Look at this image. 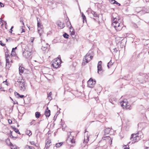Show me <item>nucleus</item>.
<instances>
[{
  "label": "nucleus",
  "instance_id": "nucleus-1",
  "mask_svg": "<svg viewBox=\"0 0 149 149\" xmlns=\"http://www.w3.org/2000/svg\"><path fill=\"white\" fill-rule=\"evenodd\" d=\"M111 20L112 26L117 31L121 30L123 24L118 14L116 13H113L111 15Z\"/></svg>",
  "mask_w": 149,
  "mask_h": 149
},
{
  "label": "nucleus",
  "instance_id": "nucleus-2",
  "mask_svg": "<svg viewBox=\"0 0 149 149\" xmlns=\"http://www.w3.org/2000/svg\"><path fill=\"white\" fill-rule=\"evenodd\" d=\"M19 84V89L22 91H25L26 88V86L25 85V83L24 80L22 78H19L17 82L15 84V86H17Z\"/></svg>",
  "mask_w": 149,
  "mask_h": 149
},
{
  "label": "nucleus",
  "instance_id": "nucleus-3",
  "mask_svg": "<svg viewBox=\"0 0 149 149\" xmlns=\"http://www.w3.org/2000/svg\"><path fill=\"white\" fill-rule=\"evenodd\" d=\"M108 142L111 144L112 143V140L109 136H104L102 138V139L99 142V145L101 147L104 146Z\"/></svg>",
  "mask_w": 149,
  "mask_h": 149
},
{
  "label": "nucleus",
  "instance_id": "nucleus-4",
  "mask_svg": "<svg viewBox=\"0 0 149 149\" xmlns=\"http://www.w3.org/2000/svg\"><path fill=\"white\" fill-rule=\"evenodd\" d=\"M93 58V56L90 55V52L88 53L85 56L82 62L83 65H85L86 63L89 62Z\"/></svg>",
  "mask_w": 149,
  "mask_h": 149
},
{
  "label": "nucleus",
  "instance_id": "nucleus-5",
  "mask_svg": "<svg viewBox=\"0 0 149 149\" xmlns=\"http://www.w3.org/2000/svg\"><path fill=\"white\" fill-rule=\"evenodd\" d=\"M29 49L28 48L25 49L23 52V55L26 58L30 59L32 58L31 55L32 53L29 50Z\"/></svg>",
  "mask_w": 149,
  "mask_h": 149
},
{
  "label": "nucleus",
  "instance_id": "nucleus-6",
  "mask_svg": "<svg viewBox=\"0 0 149 149\" xmlns=\"http://www.w3.org/2000/svg\"><path fill=\"white\" fill-rule=\"evenodd\" d=\"M120 105L123 107V108L126 109H131V106L127 101V100L124 99L120 102Z\"/></svg>",
  "mask_w": 149,
  "mask_h": 149
},
{
  "label": "nucleus",
  "instance_id": "nucleus-7",
  "mask_svg": "<svg viewBox=\"0 0 149 149\" xmlns=\"http://www.w3.org/2000/svg\"><path fill=\"white\" fill-rule=\"evenodd\" d=\"M88 86L89 87L93 88L95 84L96 81L91 78L88 81Z\"/></svg>",
  "mask_w": 149,
  "mask_h": 149
},
{
  "label": "nucleus",
  "instance_id": "nucleus-8",
  "mask_svg": "<svg viewBox=\"0 0 149 149\" xmlns=\"http://www.w3.org/2000/svg\"><path fill=\"white\" fill-rule=\"evenodd\" d=\"M60 60L59 59L54 60L53 61L52 65L53 67L56 68L58 67Z\"/></svg>",
  "mask_w": 149,
  "mask_h": 149
},
{
  "label": "nucleus",
  "instance_id": "nucleus-9",
  "mask_svg": "<svg viewBox=\"0 0 149 149\" xmlns=\"http://www.w3.org/2000/svg\"><path fill=\"white\" fill-rule=\"evenodd\" d=\"M102 63V62L101 61H100L98 62L97 65V73L99 74H101L102 73L101 72H100L102 70L101 65Z\"/></svg>",
  "mask_w": 149,
  "mask_h": 149
},
{
  "label": "nucleus",
  "instance_id": "nucleus-10",
  "mask_svg": "<svg viewBox=\"0 0 149 149\" xmlns=\"http://www.w3.org/2000/svg\"><path fill=\"white\" fill-rule=\"evenodd\" d=\"M68 140L70 141L72 143H75V140L74 139V136H72V134L70 133L69 135L68 138Z\"/></svg>",
  "mask_w": 149,
  "mask_h": 149
},
{
  "label": "nucleus",
  "instance_id": "nucleus-11",
  "mask_svg": "<svg viewBox=\"0 0 149 149\" xmlns=\"http://www.w3.org/2000/svg\"><path fill=\"white\" fill-rule=\"evenodd\" d=\"M139 132H138L137 133L135 134L134 136H135V139H133V141H134V142H132V143H134L135 142L138 141L140 140V137L139 136Z\"/></svg>",
  "mask_w": 149,
  "mask_h": 149
},
{
  "label": "nucleus",
  "instance_id": "nucleus-12",
  "mask_svg": "<svg viewBox=\"0 0 149 149\" xmlns=\"http://www.w3.org/2000/svg\"><path fill=\"white\" fill-rule=\"evenodd\" d=\"M49 47V45L47 44L46 43L45 45L42 46V47L41 49L42 50L44 51H48V47Z\"/></svg>",
  "mask_w": 149,
  "mask_h": 149
},
{
  "label": "nucleus",
  "instance_id": "nucleus-13",
  "mask_svg": "<svg viewBox=\"0 0 149 149\" xmlns=\"http://www.w3.org/2000/svg\"><path fill=\"white\" fill-rule=\"evenodd\" d=\"M16 97L17 98L19 97L21 98H23L24 97V95H20L19 93H17L16 92H15L14 93Z\"/></svg>",
  "mask_w": 149,
  "mask_h": 149
},
{
  "label": "nucleus",
  "instance_id": "nucleus-14",
  "mask_svg": "<svg viewBox=\"0 0 149 149\" xmlns=\"http://www.w3.org/2000/svg\"><path fill=\"white\" fill-rule=\"evenodd\" d=\"M24 68L22 67L21 66H20L19 68V74L20 75H21V74L23 73L24 72Z\"/></svg>",
  "mask_w": 149,
  "mask_h": 149
},
{
  "label": "nucleus",
  "instance_id": "nucleus-15",
  "mask_svg": "<svg viewBox=\"0 0 149 149\" xmlns=\"http://www.w3.org/2000/svg\"><path fill=\"white\" fill-rule=\"evenodd\" d=\"M89 136L90 135L88 136V135L87 134L85 136L84 142H85V143H87L89 141Z\"/></svg>",
  "mask_w": 149,
  "mask_h": 149
},
{
  "label": "nucleus",
  "instance_id": "nucleus-16",
  "mask_svg": "<svg viewBox=\"0 0 149 149\" xmlns=\"http://www.w3.org/2000/svg\"><path fill=\"white\" fill-rule=\"evenodd\" d=\"M45 114L46 117H49L50 115V111L49 110L48 111L46 110L45 111Z\"/></svg>",
  "mask_w": 149,
  "mask_h": 149
},
{
  "label": "nucleus",
  "instance_id": "nucleus-17",
  "mask_svg": "<svg viewBox=\"0 0 149 149\" xmlns=\"http://www.w3.org/2000/svg\"><path fill=\"white\" fill-rule=\"evenodd\" d=\"M58 25L59 26L61 29L63 28L65 26L64 24L61 22H60L58 23Z\"/></svg>",
  "mask_w": 149,
  "mask_h": 149
},
{
  "label": "nucleus",
  "instance_id": "nucleus-18",
  "mask_svg": "<svg viewBox=\"0 0 149 149\" xmlns=\"http://www.w3.org/2000/svg\"><path fill=\"white\" fill-rule=\"evenodd\" d=\"M110 129L109 128H107L104 130V133L105 134H109L110 131Z\"/></svg>",
  "mask_w": 149,
  "mask_h": 149
},
{
  "label": "nucleus",
  "instance_id": "nucleus-19",
  "mask_svg": "<svg viewBox=\"0 0 149 149\" xmlns=\"http://www.w3.org/2000/svg\"><path fill=\"white\" fill-rule=\"evenodd\" d=\"M17 48V47H16L15 48H13L12 49V51L11 53V55L12 56H14L15 54V52L14 51V49H16Z\"/></svg>",
  "mask_w": 149,
  "mask_h": 149
},
{
  "label": "nucleus",
  "instance_id": "nucleus-20",
  "mask_svg": "<svg viewBox=\"0 0 149 149\" xmlns=\"http://www.w3.org/2000/svg\"><path fill=\"white\" fill-rule=\"evenodd\" d=\"M41 114L40 112H36L35 113V116L36 118H38L40 116Z\"/></svg>",
  "mask_w": 149,
  "mask_h": 149
},
{
  "label": "nucleus",
  "instance_id": "nucleus-21",
  "mask_svg": "<svg viewBox=\"0 0 149 149\" xmlns=\"http://www.w3.org/2000/svg\"><path fill=\"white\" fill-rule=\"evenodd\" d=\"M52 94V93L51 92H50L49 93L47 94V97L48 99L50 100H52V97H51V95Z\"/></svg>",
  "mask_w": 149,
  "mask_h": 149
},
{
  "label": "nucleus",
  "instance_id": "nucleus-22",
  "mask_svg": "<svg viewBox=\"0 0 149 149\" xmlns=\"http://www.w3.org/2000/svg\"><path fill=\"white\" fill-rule=\"evenodd\" d=\"M113 63L111 62V60L108 63L107 67L108 68H110L111 66L113 65Z\"/></svg>",
  "mask_w": 149,
  "mask_h": 149
},
{
  "label": "nucleus",
  "instance_id": "nucleus-23",
  "mask_svg": "<svg viewBox=\"0 0 149 149\" xmlns=\"http://www.w3.org/2000/svg\"><path fill=\"white\" fill-rule=\"evenodd\" d=\"M91 13L94 16V17H98V15L97 14L95 11H92Z\"/></svg>",
  "mask_w": 149,
  "mask_h": 149
},
{
  "label": "nucleus",
  "instance_id": "nucleus-24",
  "mask_svg": "<svg viewBox=\"0 0 149 149\" xmlns=\"http://www.w3.org/2000/svg\"><path fill=\"white\" fill-rule=\"evenodd\" d=\"M13 129L15 131V132L19 134H20V133L19 130L18 129L15 128L14 127L13 128Z\"/></svg>",
  "mask_w": 149,
  "mask_h": 149
},
{
  "label": "nucleus",
  "instance_id": "nucleus-25",
  "mask_svg": "<svg viewBox=\"0 0 149 149\" xmlns=\"http://www.w3.org/2000/svg\"><path fill=\"white\" fill-rule=\"evenodd\" d=\"M10 65L9 64V62H6V67L8 69L10 67Z\"/></svg>",
  "mask_w": 149,
  "mask_h": 149
},
{
  "label": "nucleus",
  "instance_id": "nucleus-26",
  "mask_svg": "<svg viewBox=\"0 0 149 149\" xmlns=\"http://www.w3.org/2000/svg\"><path fill=\"white\" fill-rule=\"evenodd\" d=\"M81 15L82 17V19H83V22L84 23V21H85V22H86V19L85 15L83 13H82V14Z\"/></svg>",
  "mask_w": 149,
  "mask_h": 149
},
{
  "label": "nucleus",
  "instance_id": "nucleus-27",
  "mask_svg": "<svg viewBox=\"0 0 149 149\" xmlns=\"http://www.w3.org/2000/svg\"><path fill=\"white\" fill-rule=\"evenodd\" d=\"M25 148L26 149H35L32 146H29L28 145H27L26 146Z\"/></svg>",
  "mask_w": 149,
  "mask_h": 149
},
{
  "label": "nucleus",
  "instance_id": "nucleus-28",
  "mask_svg": "<svg viewBox=\"0 0 149 149\" xmlns=\"http://www.w3.org/2000/svg\"><path fill=\"white\" fill-rule=\"evenodd\" d=\"M64 37L66 38H68L69 36L66 33H65L63 35Z\"/></svg>",
  "mask_w": 149,
  "mask_h": 149
},
{
  "label": "nucleus",
  "instance_id": "nucleus-29",
  "mask_svg": "<svg viewBox=\"0 0 149 149\" xmlns=\"http://www.w3.org/2000/svg\"><path fill=\"white\" fill-rule=\"evenodd\" d=\"M63 143L60 142L56 144V147L57 148H58L60 147L62 145Z\"/></svg>",
  "mask_w": 149,
  "mask_h": 149
},
{
  "label": "nucleus",
  "instance_id": "nucleus-30",
  "mask_svg": "<svg viewBox=\"0 0 149 149\" xmlns=\"http://www.w3.org/2000/svg\"><path fill=\"white\" fill-rule=\"evenodd\" d=\"M135 134H132L131 135V137L130 138V139L131 140L133 141V139H135V136H134Z\"/></svg>",
  "mask_w": 149,
  "mask_h": 149
},
{
  "label": "nucleus",
  "instance_id": "nucleus-31",
  "mask_svg": "<svg viewBox=\"0 0 149 149\" xmlns=\"http://www.w3.org/2000/svg\"><path fill=\"white\" fill-rule=\"evenodd\" d=\"M37 21H38V23H37V26H38V28L39 27V28H40L41 26V23L39 22V21L38 20V18H37Z\"/></svg>",
  "mask_w": 149,
  "mask_h": 149
},
{
  "label": "nucleus",
  "instance_id": "nucleus-32",
  "mask_svg": "<svg viewBox=\"0 0 149 149\" xmlns=\"http://www.w3.org/2000/svg\"><path fill=\"white\" fill-rule=\"evenodd\" d=\"M20 22L22 23V27H24V20L22 19H21Z\"/></svg>",
  "mask_w": 149,
  "mask_h": 149
},
{
  "label": "nucleus",
  "instance_id": "nucleus-33",
  "mask_svg": "<svg viewBox=\"0 0 149 149\" xmlns=\"http://www.w3.org/2000/svg\"><path fill=\"white\" fill-rule=\"evenodd\" d=\"M51 143V141L50 140L47 139L46 140V145H49Z\"/></svg>",
  "mask_w": 149,
  "mask_h": 149
},
{
  "label": "nucleus",
  "instance_id": "nucleus-34",
  "mask_svg": "<svg viewBox=\"0 0 149 149\" xmlns=\"http://www.w3.org/2000/svg\"><path fill=\"white\" fill-rule=\"evenodd\" d=\"M26 134L28 135L29 136H30L32 134V133L30 131H28L26 132Z\"/></svg>",
  "mask_w": 149,
  "mask_h": 149
},
{
  "label": "nucleus",
  "instance_id": "nucleus-35",
  "mask_svg": "<svg viewBox=\"0 0 149 149\" xmlns=\"http://www.w3.org/2000/svg\"><path fill=\"white\" fill-rule=\"evenodd\" d=\"M109 1L112 4H115V2H116L115 0H109Z\"/></svg>",
  "mask_w": 149,
  "mask_h": 149
},
{
  "label": "nucleus",
  "instance_id": "nucleus-36",
  "mask_svg": "<svg viewBox=\"0 0 149 149\" xmlns=\"http://www.w3.org/2000/svg\"><path fill=\"white\" fill-rule=\"evenodd\" d=\"M123 149H129V146L125 145L124 146Z\"/></svg>",
  "mask_w": 149,
  "mask_h": 149
},
{
  "label": "nucleus",
  "instance_id": "nucleus-37",
  "mask_svg": "<svg viewBox=\"0 0 149 149\" xmlns=\"http://www.w3.org/2000/svg\"><path fill=\"white\" fill-rule=\"evenodd\" d=\"M9 145L11 146V149H13V148L14 147V146L11 143H10Z\"/></svg>",
  "mask_w": 149,
  "mask_h": 149
},
{
  "label": "nucleus",
  "instance_id": "nucleus-38",
  "mask_svg": "<svg viewBox=\"0 0 149 149\" xmlns=\"http://www.w3.org/2000/svg\"><path fill=\"white\" fill-rule=\"evenodd\" d=\"M70 32H71V36H73L74 35L75 33V32L74 31H71V30H70Z\"/></svg>",
  "mask_w": 149,
  "mask_h": 149
},
{
  "label": "nucleus",
  "instance_id": "nucleus-39",
  "mask_svg": "<svg viewBox=\"0 0 149 149\" xmlns=\"http://www.w3.org/2000/svg\"><path fill=\"white\" fill-rule=\"evenodd\" d=\"M35 121V120H33L30 123V124L31 125H32L33 124H34V125H35V124H34Z\"/></svg>",
  "mask_w": 149,
  "mask_h": 149
},
{
  "label": "nucleus",
  "instance_id": "nucleus-40",
  "mask_svg": "<svg viewBox=\"0 0 149 149\" xmlns=\"http://www.w3.org/2000/svg\"><path fill=\"white\" fill-rule=\"evenodd\" d=\"M5 57L6 58H10V56L8 54L7 52H6V53H5Z\"/></svg>",
  "mask_w": 149,
  "mask_h": 149
},
{
  "label": "nucleus",
  "instance_id": "nucleus-41",
  "mask_svg": "<svg viewBox=\"0 0 149 149\" xmlns=\"http://www.w3.org/2000/svg\"><path fill=\"white\" fill-rule=\"evenodd\" d=\"M113 52L115 53H116L117 52L118 50L116 48H115L114 49H113Z\"/></svg>",
  "mask_w": 149,
  "mask_h": 149
},
{
  "label": "nucleus",
  "instance_id": "nucleus-42",
  "mask_svg": "<svg viewBox=\"0 0 149 149\" xmlns=\"http://www.w3.org/2000/svg\"><path fill=\"white\" fill-rule=\"evenodd\" d=\"M10 138H14L15 139H16L17 138V137H14L11 134V135H10Z\"/></svg>",
  "mask_w": 149,
  "mask_h": 149
},
{
  "label": "nucleus",
  "instance_id": "nucleus-43",
  "mask_svg": "<svg viewBox=\"0 0 149 149\" xmlns=\"http://www.w3.org/2000/svg\"><path fill=\"white\" fill-rule=\"evenodd\" d=\"M21 27V29H22V31L21 32V33H22L23 32H25V30L23 28V27H22V26Z\"/></svg>",
  "mask_w": 149,
  "mask_h": 149
},
{
  "label": "nucleus",
  "instance_id": "nucleus-44",
  "mask_svg": "<svg viewBox=\"0 0 149 149\" xmlns=\"http://www.w3.org/2000/svg\"><path fill=\"white\" fill-rule=\"evenodd\" d=\"M34 40V38H31L30 39V40L31 41V42H33V40Z\"/></svg>",
  "mask_w": 149,
  "mask_h": 149
},
{
  "label": "nucleus",
  "instance_id": "nucleus-45",
  "mask_svg": "<svg viewBox=\"0 0 149 149\" xmlns=\"http://www.w3.org/2000/svg\"><path fill=\"white\" fill-rule=\"evenodd\" d=\"M49 145H46L45 148H46V149H47L49 148Z\"/></svg>",
  "mask_w": 149,
  "mask_h": 149
},
{
  "label": "nucleus",
  "instance_id": "nucleus-46",
  "mask_svg": "<svg viewBox=\"0 0 149 149\" xmlns=\"http://www.w3.org/2000/svg\"><path fill=\"white\" fill-rule=\"evenodd\" d=\"M12 121L11 120L9 119L8 120V122L10 124H11L12 123Z\"/></svg>",
  "mask_w": 149,
  "mask_h": 149
},
{
  "label": "nucleus",
  "instance_id": "nucleus-47",
  "mask_svg": "<svg viewBox=\"0 0 149 149\" xmlns=\"http://www.w3.org/2000/svg\"><path fill=\"white\" fill-rule=\"evenodd\" d=\"M0 44H1V45L2 46H4L5 45V44L3 43L2 42V41H0Z\"/></svg>",
  "mask_w": 149,
  "mask_h": 149
},
{
  "label": "nucleus",
  "instance_id": "nucleus-48",
  "mask_svg": "<svg viewBox=\"0 0 149 149\" xmlns=\"http://www.w3.org/2000/svg\"><path fill=\"white\" fill-rule=\"evenodd\" d=\"M0 5L1 7H3L4 6V5L1 2H0Z\"/></svg>",
  "mask_w": 149,
  "mask_h": 149
},
{
  "label": "nucleus",
  "instance_id": "nucleus-49",
  "mask_svg": "<svg viewBox=\"0 0 149 149\" xmlns=\"http://www.w3.org/2000/svg\"><path fill=\"white\" fill-rule=\"evenodd\" d=\"M9 58H6V62H9Z\"/></svg>",
  "mask_w": 149,
  "mask_h": 149
},
{
  "label": "nucleus",
  "instance_id": "nucleus-50",
  "mask_svg": "<svg viewBox=\"0 0 149 149\" xmlns=\"http://www.w3.org/2000/svg\"><path fill=\"white\" fill-rule=\"evenodd\" d=\"M30 143L31 145H34L35 143L34 141L30 142Z\"/></svg>",
  "mask_w": 149,
  "mask_h": 149
},
{
  "label": "nucleus",
  "instance_id": "nucleus-51",
  "mask_svg": "<svg viewBox=\"0 0 149 149\" xmlns=\"http://www.w3.org/2000/svg\"><path fill=\"white\" fill-rule=\"evenodd\" d=\"M115 4H116L118 5L119 6H120V3H118V2H117V1H116V2H115Z\"/></svg>",
  "mask_w": 149,
  "mask_h": 149
},
{
  "label": "nucleus",
  "instance_id": "nucleus-52",
  "mask_svg": "<svg viewBox=\"0 0 149 149\" xmlns=\"http://www.w3.org/2000/svg\"><path fill=\"white\" fill-rule=\"evenodd\" d=\"M40 121H39V122H38L37 123V125L38 126H39V125L40 124Z\"/></svg>",
  "mask_w": 149,
  "mask_h": 149
},
{
  "label": "nucleus",
  "instance_id": "nucleus-53",
  "mask_svg": "<svg viewBox=\"0 0 149 149\" xmlns=\"http://www.w3.org/2000/svg\"><path fill=\"white\" fill-rule=\"evenodd\" d=\"M8 40H9L10 41H11L12 40V38L10 37L8 38Z\"/></svg>",
  "mask_w": 149,
  "mask_h": 149
},
{
  "label": "nucleus",
  "instance_id": "nucleus-54",
  "mask_svg": "<svg viewBox=\"0 0 149 149\" xmlns=\"http://www.w3.org/2000/svg\"><path fill=\"white\" fill-rule=\"evenodd\" d=\"M13 31V30H12V29H10V32L11 33H12V32Z\"/></svg>",
  "mask_w": 149,
  "mask_h": 149
},
{
  "label": "nucleus",
  "instance_id": "nucleus-55",
  "mask_svg": "<svg viewBox=\"0 0 149 149\" xmlns=\"http://www.w3.org/2000/svg\"><path fill=\"white\" fill-rule=\"evenodd\" d=\"M13 149H17V147H16V146H14V147L13 148Z\"/></svg>",
  "mask_w": 149,
  "mask_h": 149
},
{
  "label": "nucleus",
  "instance_id": "nucleus-56",
  "mask_svg": "<svg viewBox=\"0 0 149 149\" xmlns=\"http://www.w3.org/2000/svg\"><path fill=\"white\" fill-rule=\"evenodd\" d=\"M7 83V82L6 81V80L5 81H4L3 82V83H4L5 84H6V83Z\"/></svg>",
  "mask_w": 149,
  "mask_h": 149
},
{
  "label": "nucleus",
  "instance_id": "nucleus-57",
  "mask_svg": "<svg viewBox=\"0 0 149 149\" xmlns=\"http://www.w3.org/2000/svg\"><path fill=\"white\" fill-rule=\"evenodd\" d=\"M2 21H3V20H2L1 19V18H0V24H1V22H2Z\"/></svg>",
  "mask_w": 149,
  "mask_h": 149
},
{
  "label": "nucleus",
  "instance_id": "nucleus-58",
  "mask_svg": "<svg viewBox=\"0 0 149 149\" xmlns=\"http://www.w3.org/2000/svg\"><path fill=\"white\" fill-rule=\"evenodd\" d=\"M139 81L141 83H143L144 81Z\"/></svg>",
  "mask_w": 149,
  "mask_h": 149
},
{
  "label": "nucleus",
  "instance_id": "nucleus-59",
  "mask_svg": "<svg viewBox=\"0 0 149 149\" xmlns=\"http://www.w3.org/2000/svg\"><path fill=\"white\" fill-rule=\"evenodd\" d=\"M13 28V26H12L11 28L10 29H12Z\"/></svg>",
  "mask_w": 149,
  "mask_h": 149
},
{
  "label": "nucleus",
  "instance_id": "nucleus-60",
  "mask_svg": "<svg viewBox=\"0 0 149 149\" xmlns=\"http://www.w3.org/2000/svg\"><path fill=\"white\" fill-rule=\"evenodd\" d=\"M6 41H8V38L6 39Z\"/></svg>",
  "mask_w": 149,
  "mask_h": 149
},
{
  "label": "nucleus",
  "instance_id": "nucleus-61",
  "mask_svg": "<svg viewBox=\"0 0 149 149\" xmlns=\"http://www.w3.org/2000/svg\"><path fill=\"white\" fill-rule=\"evenodd\" d=\"M19 127V125H18H18H17V127Z\"/></svg>",
  "mask_w": 149,
  "mask_h": 149
},
{
  "label": "nucleus",
  "instance_id": "nucleus-62",
  "mask_svg": "<svg viewBox=\"0 0 149 149\" xmlns=\"http://www.w3.org/2000/svg\"><path fill=\"white\" fill-rule=\"evenodd\" d=\"M47 111H48V110H49V109H48V107H47Z\"/></svg>",
  "mask_w": 149,
  "mask_h": 149
},
{
  "label": "nucleus",
  "instance_id": "nucleus-63",
  "mask_svg": "<svg viewBox=\"0 0 149 149\" xmlns=\"http://www.w3.org/2000/svg\"><path fill=\"white\" fill-rule=\"evenodd\" d=\"M95 149H98V148H96Z\"/></svg>",
  "mask_w": 149,
  "mask_h": 149
},
{
  "label": "nucleus",
  "instance_id": "nucleus-64",
  "mask_svg": "<svg viewBox=\"0 0 149 149\" xmlns=\"http://www.w3.org/2000/svg\"><path fill=\"white\" fill-rule=\"evenodd\" d=\"M1 87L0 86V90L1 89Z\"/></svg>",
  "mask_w": 149,
  "mask_h": 149
}]
</instances>
